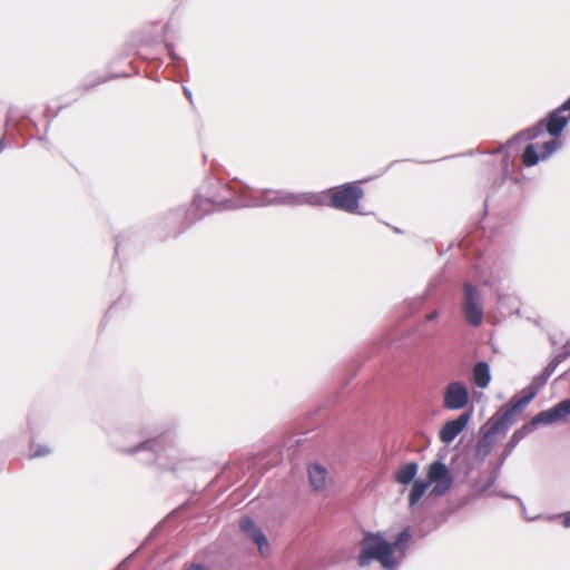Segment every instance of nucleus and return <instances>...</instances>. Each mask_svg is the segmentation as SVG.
Masks as SVG:
<instances>
[{
  "label": "nucleus",
  "instance_id": "nucleus-1",
  "mask_svg": "<svg viewBox=\"0 0 570 570\" xmlns=\"http://www.w3.org/2000/svg\"><path fill=\"white\" fill-rule=\"evenodd\" d=\"M570 120V98L559 109L551 112L548 122L540 121L535 127L521 132L517 139L530 141L523 151L522 161L531 167L550 157L561 147L558 138Z\"/></svg>",
  "mask_w": 570,
  "mask_h": 570
},
{
  "label": "nucleus",
  "instance_id": "nucleus-2",
  "mask_svg": "<svg viewBox=\"0 0 570 570\" xmlns=\"http://www.w3.org/2000/svg\"><path fill=\"white\" fill-rule=\"evenodd\" d=\"M374 561L379 562L384 570H397L400 568V559L396 558L392 543L380 532L366 531L360 541L357 564L365 568Z\"/></svg>",
  "mask_w": 570,
  "mask_h": 570
},
{
  "label": "nucleus",
  "instance_id": "nucleus-3",
  "mask_svg": "<svg viewBox=\"0 0 570 570\" xmlns=\"http://www.w3.org/2000/svg\"><path fill=\"white\" fill-rule=\"evenodd\" d=\"M454 483V476L442 460H435L426 466L425 479H417L409 499H421L429 490L435 497L446 494Z\"/></svg>",
  "mask_w": 570,
  "mask_h": 570
},
{
  "label": "nucleus",
  "instance_id": "nucleus-4",
  "mask_svg": "<svg viewBox=\"0 0 570 570\" xmlns=\"http://www.w3.org/2000/svg\"><path fill=\"white\" fill-rule=\"evenodd\" d=\"M246 206L311 205L330 206V191L291 194L281 190H264L262 197L250 198Z\"/></svg>",
  "mask_w": 570,
  "mask_h": 570
},
{
  "label": "nucleus",
  "instance_id": "nucleus-5",
  "mask_svg": "<svg viewBox=\"0 0 570 570\" xmlns=\"http://www.w3.org/2000/svg\"><path fill=\"white\" fill-rule=\"evenodd\" d=\"M539 387L534 384L527 386L521 397L513 396L509 404L497 412L495 415L489 421L495 431L504 435L509 428L514 423L517 415L534 399Z\"/></svg>",
  "mask_w": 570,
  "mask_h": 570
},
{
  "label": "nucleus",
  "instance_id": "nucleus-6",
  "mask_svg": "<svg viewBox=\"0 0 570 570\" xmlns=\"http://www.w3.org/2000/svg\"><path fill=\"white\" fill-rule=\"evenodd\" d=\"M330 206L348 213H354L358 207V200L363 190L355 184H345L330 189Z\"/></svg>",
  "mask_w": 570,
  "mask_h": 570
},
{
  "label": "nucleus",
  "instance_id": "nucleus-7",
  "mask_svg": "<svg viewBox=\"0 0 570 570\" xmlns=\"http://www.w3.org/2000/svg\"><path fill=\"white\" fill-rule=\"evenodd\" d=\"M239 529L247 539L257 546L259 554L263 558H268L272 554V547L267 537L250 517L244 515L240 518Z\"/></svg>",
  "mask_w": 570,
  "mask_h": 570
},
{
  "label": "nucleus",
  "instance_id": "nucleus-8",
  "mask_svg": "<svg viewBox=\"0 0 570 570\" xmlns=\"http://www.w3.org/2000/svg\"><path fill=\"white\" fill-rule=\"evenodd\" d=\"M464 315L466 321L473 325L479 326L483 321V309L481 306V294L472 285L466 284L464 287Z\"/></svg>",
  "mask_w": 570,
  "mask_h": 570
},
{
  "label": "nucleus",
  "instance_id": "nucleus-9",
  "mask_svg": "<svg viewBox=\"0 0 570 570\" xmlns=\"http://www.w3.org/2000/svg\"><path fill=\"white\" fill-rule=\"evenodd\" d=\"M469 390L464 383L450 382L444 390L443 406L452 411L464 409L469 403Z\"/></svg>",
  "mask_w": 570,
  "mask_h": 570
},
{
  "label": "nucleus",
  "instance_id": "nucleus-10",
  "mask_svg": "<svg viewBox=\"0 0 570 570\" xmlns=\"http://www.w3.org/2000/svg\"><path fill=\"white\" fill-rule=\"evenodd\" d=\"M449 502L450 501H409V504L413 513L424 511L431 514L433 524L436 527L446 521L449 513H445L444 510L448 509L445 504Z\"/></svg>",
  "mask_w": 570,
  "mask_h": 570
},
{
  "label": "nucleus",
  "instance_id": "nucleus-11",
  "mask_svg": "<svg viewBox=\"0 0 570 570\" xmlns=\"http://www.w3.org/2000/svg\"><path fill=\"white\" fill-rule=\"evenodd\" d=\"M470 419V413H462L455 420L448 421L440 431V440L446 444L451 443L464 430Z\"/></svg>",
  "mask_w": 570,
  "mask_h": 570
},
{
  "label": "nucleus",
  "instance_id": "nucleus-12",
  "mask_svg": "<svg viewBox=\"0 0 570 570\" xmlns=\"http://www.w3.org/2000/svg\"><path fill=\"white\" fill-rule=\"evenodd\" d=\"M308 479L311 485L316 490H323L331 483V478L325 466L320 463L308 465Z\"/></svg>",
  "mask_w": 570,
  "mask_h": 570
},
{
  "label": "nucleus",
  "instance_id": "nucleus-13",
  "mask_svg": "<svg viewBox=\"0 0 570 570\" xmlns=\"http://www.w3.org/2000/svg\"><path fill=\"white\" fill-rule=\"evenodd\" d=\"M499 435L502 434L499 433V431H495L494 428L491 424H489L487 432L483 434V436L479 440L476 444V458L483 460L493 449Z\"/></svg>",
  "mask_w": 570,
  "mask_h": 570
},
{
  "label": "nucleus",
  "instance_id": "nucleus-14",
  "mask_svg": "<svg viewBox=\"0 0 570 570\" xmlns=\"http://www.w3.org/2000/svg\"><path fill=\"white\" fill-rule=\"evenodd\" d=\"M564 419L560 404L558 403L553 407L542 411L537 414L530 422L531 426L534 429L537 425L543 424L549 425L554 422Z\"/></svg>",
  "mask_w": 570,
  "mask_h": 570
},
{
  "label": "nucleus",
  "instance_id": "nucleus-15",
  "mask_svg": "<svg viewBox=\"0 0 570 570\" xmlns=\"http://www.w3.org/2000/svg\"><path fill=\"white\" fill-rule=\"evenodd\" d=\"M419 471V464L416 462H407L401 465L394 473V479L399 484L409 485L417 480L415 479Z\"/></svg>",
  "mask_w": 570,
  "mask_h": 570
},
{
  "label": "nucleus",
  "instance_id": "nucleus-16",
  "mask_svg": "<svg viewBox=\"0 0 570 570\" xmlns=\"http://www.w3.org/2000/svg\"><path fill=\"white\" fill-rule=\"evenodd\" d=\"M411 540V530L410 528H405L396 535L395 540L391 542L396 558L400 559V566L402 564L403 560L406 557V552L410 548Z\"/></svg>",
  "mask_w": 570,
  "mask_h": 570
},
{
  "label": "nucleus",
  "instance_id": "nucleus-17",
  "mask_svg": "<svg viewBox=\"0 0 570 570\" xmlns=\"http://www.w3.org/2000/svg\"><path fill=\"white\" fill-rule=\"evenodd\" d=\"M473 381L475 385L480 389H485L489 386L491 381L490 367L485 362H479L474 365L473 368Z\"/></svg>",
  "mask_w": 570,
  "mask_h": 570
},
{
  "label": "nucleus",
  "instance_id": "nucleus-18",
  "mask_svg": "<svg viewBox=\"0 0 570 570\" xmlns=\"http://www.w3.org/2000/svg\"><path fill=\"white\" fill-rule=\"evenodd\" d=\"M523 515L528 521H534L543 518V511L539 507V501H519Z\"/></svg>",
  "mask_w": 570,
  "mask_h": 570
},
{
  "label": "nucleus",
  "instance_id": "nucleus-19",
  "mask_svg": "<svg viewBox=\"0 0 570 570\" xmlns=\"http://www.w3.org/2000/svg\"><path fill=\"white\" fill-rule=\"evenodd\" d=\"M533 431V428L531 426L530 423L523 425L521 429L517 430L510 441H509V445H510V450L515 446L528 433H531Z\"/></svg>",
  "mask_w": 570,
  "mask_h": 570
},
{
  "label": "nucleus",
  "instance_id": "nucleus-20",
  "mask_svg": "<svg viewBox=\"0 0 570 570\" xmlns=\"http://www.w3.org/2000/svg\"><path fill=\"white\" fill-rule=\"evenodd\" d=\"M161 443V440H149L146 442L140 443L139 446L135 448L131 453H136L139 450H155L157 446H159Z\"/></svg>",
  "mask_w": 570,
  "mask_h": 570
},
{
  "label": "nucleus",
  "instance_id": "nucleus-21",
  "mask_svg": "<svg viewBox=\"0 0 570 570\" xmlns=\"http://www.w3.org/2000/svg\"><path fill=\"white\" fill-rule=\"evenodd\" d=\"M50 452V449L46 445H37L32 450V456H43L47 455Z\"/></svg>",
  "mask_w": 570,
  "mask_h": 570
},
{
  "label": "nucleus",
  "instance_id": "nucleus-22",
  "mask_svg": "<svg viewBox=\"0 0 570 570\" xmlns=\"http://www.w3.org/2000/svg\"><path fill=\"white\" fill-rule=\"evenodd\" d=\"M559 404H560V407L562 410L564 417L570 415V399L564 400V401L560 402Z\"/></svg>",
  "mask_w": 570,
  "mask_h": 570
},
{
  "label": "nucleus",
  "instance_id": "nucleus-23",
  "mask_svg": "<svg viewBox=\"0 0 570 570\" xmlns=\"http://www.w3.org/2000/svg\"><path fill=\"white\" fill-rule=\"evenodd\" d=\"M562 524L564 528H570V511L562 514Z\"/></svg>",
  "mask_w": 570,
  "mask_h": 570
},
{
  "label": "nucleus",
  "instance_id": "nucleus-24",
  "mask_svg": "<svg viewBox=\"0 0 570 570\" xmlns=\"http://www.w3.org/2000/svg\"><path fill=\"white\" fill-rule=\"evenodd\" d=\"M186 570H208V569L206 567H204L203 564L193 563Z\"/></svg>",
  "mask_w": 570,
  "mask_h": 570
},
{
  "label": "nucleus",
  "instance_id": "nucleus-25",
  "mask_svg": "<svg viewBox=\"0 0 570 570\" xmlns=\"http://www.w3.org/2000/svg\"><path fill=\"white\" fill-rule=\"evenodd\" d=\"M185 94H186V96L190 99V91H189V90H187V89H185Z\"/></svg>",
  "mask_w": 570,
  "mask_h": 570
},
{
  "label": "nucleus",
  "instance_id": "nucleus-26",
  "mask_svg": "<svg viewBox=\"0 0 570 570\" xmlns=\"http://www.w3.org/2000/svg\"><path fill=\"white\" fill-rule=\"evenodd\" d=\"M3 146H4L3 140H1L0 141V151L3 149Z\"/></svg>",
  "mask_w": 570,
  "mask_h": 570
},
{
  "label": "nucleus",
  "instance_id": "nucleus-27",
  "mask_svg": "<svg viewBox=\"0 0 570 570\" xmlns=\"http://www.w3.org/2000/svg\"><path fill=\"white\" fill-rule=\"evenodd\" d=\"M435 316H436V314H435V313H433V314H431V315L429 316V320H433Z\"/></svg>",
  "mask_w": 570,
  "mask_h": 570
}]
</instances>
